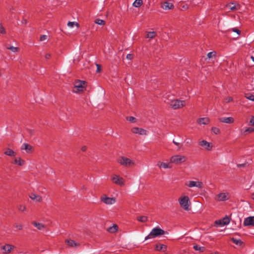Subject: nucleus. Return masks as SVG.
<instances>
[{"label":"nucleus","mask_w":254,"mask_h":254,"mask_svg":"<svg viewBox=\"0 0 254 254\" xmlns=\"http://www.w3.org/2000/svg\"><path fill=\"white\" fill-rule=\"evenodd\" d=\"M165 234V231L160 228L159 227H155L154 228L150 233L145 237V241H146L149 239L154 238L163 235Z\"/></svg>","instance_id":"nucleus-1"},{"label":"nucleus","mask_w":254,"mask_h":254,"mask_svg":"<svg viewBox=\"0 0 254 254\" xmlns=\"http://www.w3.org/2000/svg\"><path fill=\"white\" fill-rule=\"evenodd\" d=\"M86 82L85 81L77 80L74 83L73 91L75 93L82 92L86 88Z\"/></svg>","instance_id":"nucleus-2"},{"label":"nucleus","mask_w":254,"mask_h":254,"mask_svg":"<svg viewBox=\"0 0 254 254\" xmlns=\"http://www.w3.org/2000/svg\"><path fill=\"white\" fill-rule=\"evenodd\" d=\"M167 103L174 110L181 108L186 105L185 101L178 99L172 100L169 102H167Z\"/></svg>","instance_id":"nucleus-3"},{"label":"nucleus","mask_w":254,"mask_h":254,"mask_svg":"<svg viewBox=\"0 0 254 254\" xmlns=\"http://www.w3.org/2000/svg\"><path fill=\"white\" fill-rule=\"evenodd\" d=\"M187 157L185 155H175L170 158V163L176 164H180L186 162Z\"/></svg>","instance_id":"nucleus-4"},{"label":"nucleus","mask_w":254,"mask_h":254,"mask_svg":"<svg viewBox=\"0 0 254 254\" xmlns=\"http://www.w3.org/2000/svg\"><path fill=\"white\" fill-rule=\"evenodd\" d=\"M179 202L181 206L185 210H190V201L189 196H184L179 198Z\"/></svg>","instance_id":"nucleus-5"},{"label":"nucleus","mask_w":254,"mask_h":254,"mask_svg":"<svg viewBox=\"0 0 254 254\" xmlns=\"http://www.w3.org/2000/svg\"><path fill=\"white\" fill-rule=\"evenodd\" d=\"M117 162L125 167H129L134 164L133 162L131 160L124 156L119 157L117 159Z\"/></svg>","instance_id":"nucleus-6"},{"label":"nucleus","mask_w":254,"mask_h":254,"mask_svg":"<svg viewBox=\"0 0 254 254\" xmlns=\"http://www.w3.org/2000/svg\"><path fill=\"white\" fill-rule=\"evenodd\" d=\"M185 185L189 188L196 187L201 189L203 188V184L201 181H189L185 183Z\"/></svg>","instance_id":"nucleus-7"},{"label":"nucleus","mask_w":254,"mask_h":254,"mask_svg":"<svg viewBox=\"0 0 254 254\" xmlns=\"http://www.w3.org/2000/svg\"><path fill=\"white\" fill-rule=\"evenodd\" d=\"M111 180L116 185L123 186L125 185V181L123 178L117 175H113L111 177Z\"/></svg>","instance_id":"nucleus-8"},{"label":"nucleus","mask_w":254,"mask_h":254,"mask_svg":"<svg viewBox=\"0 0 254 254\" xmlns=\"http://www.w3.org/2000/svg\"><path fill=\"white\" fill-rule=\"evenodd\" d=\"M101 200L106 204H113L116 202V198L114 197H109L104 194L101 197Z\"/></svg>","instance_id":"nucleus-9"},{"label":"nucleus","mask_w":254,"mask_h":254,"mask_svg":"<svg viewBox=\"0 0 254 254\" xmlns=\"http://www.w3.org/2000/svg\"><path fill=\"white\" fill-rule=\"evenodd\" d=\"M215 199L218 201H223L229 199V193L228 192L220 193L215 196Z\"/></svg>","instance_id":"nucleus-10"},{"label":"nucleus","mask_w":254,"mask_h":254,"mask_svg":"<svg viewBox=\"0 0 254 254\" xmlns=\"http://www.w3.org/2000/svg\"><path fill=\"white\" fill-rule=\"evenodd\" d=\"M243 225L244 226H254V216H249L244 219Z\"/></svg>","instance_id":"nucleus-11"},{"label":"nucleus","mask_w":254,"mask_h":254,"mask_svg":"<svg viewBox=\"0 0 254 254\" xmlns=\"http://www.w3.org/2000/svg\"><path fill=\"white\" fill-rule=\"evenodd\" d=\"M131 132L134 134L146 135L147 131L142 128L135 127L131 128Z\"/></svg>","instance_id":"nucleus-12"},{"label":"nucleus","mask_w":254,"mask_h":254,"mask_svg":"<svg viewBox=\"0 0 254 254\" xmlns=\"http://www.w3.org/2000/svg\"><path fill=\"white\" fill-rule=\"evenodd\" d=\"M161 7L164 10H170L173 9L174 6L172 3L166 1L161 3Z\"/></svg>","instance_id":"nucleus-13"},{"label":"nucleus","mask_w":254,"mask_h":254,"mask_svg":"<svg viewBox=\"0 0 254 254\" xmlns=\"http://www.w3.org/2000/svg\"><path fill=\"white\" fill-rule=\"evenodd\" d=\"M198 144L200 146L204 147L207 150H210L212 149V146L211 144L205 140H202L198 142Z\"/></svg>","instance_id":"nucleus-14"},{"label":"nucleus","mask_w":254,"mask_h":254,"mask_svg":"<svg viewBox=\"0 0 254 254\" xmlns=\"http://www.w3.org/2000/svg\"><path fill=\"white\" fill-rule=\"evenodd\" d=\"M21 149L26 150V152L28 153H31L33 151V147L30 144L26 143H24L22 145L21 147Z\"/></svg>","instance_id":"nucleus-15"},{"label":"nucleus","mask_w":254,"mask_h":254,"mask_svg":"<svg viewBox=\"0 0 254 254\" xmlns=\"http://www.w3.org/2000/svg\"><path fill=\"white\" fill-rule=\"evenodd\" d=\"M219 120L220 122L227 124H232L234 122V119L232 117H222L219 118Z\"/></svg>","instance_id":"nucleus-16"},{"label":"nucleus","mask_w":254,"mask_h":254,"mask_svg":"<svg viewBox=\"0 0 254 254\" xmlns=\"http://www.w3.org/2000/svg\"><path fill=\"white\" fill-rule=\"evenodd\" d=\"M14 248V247L13 246H11L9 244H6L1 247V249L4 251V254H8L11 251V250Z\"/></svg>","instance_id":"nucleus-17"},{"label":"nucleus","mask_w":254,"mask_h":254,"mask_svg":"<svg viewBox=\"0 0 254 254\" xmlns=\"http://www.w3.org/2000/svg\"><path fill=\"white\" fill-rule=\"evenodd\" d=\"M157 165L160 168L168 169L172 168L169 163H164L159 161L157 163Z\"/></svg>","instance_id":"nucleus-18"},{"label":"nucleus","mask_w":254,"mask_h":254,"mask_svg":"<svg viewBox=\"0 0 254 254\" xmlns=\"http://www.w3.org/2000/svg\"><path fill=\"white\" fill-rule=\"evenodd\" d=\"M210 122V120L208 118H201L197 120V123L199 125H207Z\"/></svg>","instance_id":"nucleus-19"},{"label":"nucleus","mask_w":254,"mask_h":254,"mask_svg":"<svg viewBox=\"0 0 254 254\" xmlns=\"http://www.w3.org/2000/svg\"><path fill=\"white\" fill-rule=\"evenodd\" d=\"M65 243L71 247H77L80 245L79 243H76L72 240H67L65 241Z\"/></svg>","instance_id":"nucleus-20"},{"label":"nucleus","mask_w":254,"mask_h":254,"mask_svg":"<svg viewBox=\"0 0 254 254\" xmlns=\"http://www.w3.org/2000/svg\"><path fill=\"white\" fill-rule=\"evenodd\" d=\"M29 197L31 199L35 200L37 202H40L42 200V197L35 193H31Z\"/></svg>","instance_id":"nucleus-21"},{"label":"nucleus","mask_w":254,"mask_h":254,"mask_svg":"<svg viewBox=\"0 0 254 254\" xmlns=\"http://www.w3.org/2000/svg\"><path fill=\"white\" fill-rule=\"evenodd\" d=\"M155 249L158 251H163L164 252L167 249V246L163 244H157L155 246Z\"/></svg>","instance_id":"nucleus-22"},{"label":"nucleus","mask_w":254,"mask_h":254,"mask_svg":"<svg viewBox=\"0 0 254 254\" xmlns=\"http://www.w3.org/2000/svg\"><path fill=\"white\" fill-rule=\"evenodd\" d=\"M32 224L39 230H42L45 228L44 225L41 223L33 222Z\"/></svg>","instance_id":"nucleus-23"},{"label":"nucleus","mask_w":254,"mask_h":254,"mask_svg":"<svg viewBox=\"0 0 254 254\" xmlns=\"http://www.w3.org/2000/svg\"><path fill=\"white\" fill-rule=\"evenodd\" d=\"M118 228V227L116 224H113V226L107 229V231L111 233H113L117 231Z\"/></svg>","instance_id":"nucleus-24"},{"label":"nucleus","mask_w":254,"mask_h":254,"mask_svg":"<svg viewBox=\"0 0 254 254\" xmlns=\"http://www.w3.org/2000/svg\"><path fill=\"white\" fill-rule=\"evenodd\" d=\"M4 154L9 156H15L16 155V153L10 148H7Z\"/></svg>","instance_id":"nucleus-25"},{"label":"nucleus","mask_w":254,"mask_h":254,"mask_svg":"<svg viewBox=\"0 0 254 254\" xmlns=\"http://www.w3.org/2000/svg\"><path fill=\"white\" fill-rule=\"evenodd\" d=\"M14 161L15 164L20 166H23L25 164V161L21 159L20 158H15Z\"/></svg>","instance_id":"nucleus-26"},{"label":"nucleus","mask_w":254,"mask_h":254,"mask_svg":"<svg viewBox=\"0 0 254 254\" xmlns=\"http://www.w3.org/2000/svg\"><path fill=\"white\" fill-rule=\"evenodd\" d=\"M156 35H157L156 33L154 31L149 32L147 33L146 38H149V39H153L156 37Z\"/></svg>","instance_id":"nucleus-27"},{"label":"nucleus","mask_w":254,"mask_h":254,"mask_svg":"<svg viewBox=\"0 0 254 254\" xmlns=\"http://www.w3.org/2000/svg\"><path fill=\"white\" fill-rule=\"evenodd\" d=\"M6 49L10 50L11 52L13 53H17L19 51V48L18 47H15L12 46H6Z\"/></svg>","instance_id":"nucleus-28"},{"label":"nucleus","mask_w":254,"mask_h":254,"mask_svg":"<svg viewBox=\"0 0 254 254\" xmlns=\"http://www.w3.org/2000/svg\"><path fill=\"white\" fill-rule=\"evenodd\" d=\"M193 249L195 251H200L201 252H203L205 251V248L204 247H200L197 245H195L193 246Z\"/></svg>","instance_id":"nucleus-29"},{"label":"nucleus","mask_w":254,"mask_h":254,"mask_svg":"<svg viewBox=\"0 0 254 254\" xmlns=\"http://www.w3.org/2000/svg\"><path fill=\"white\" fill-rule=\"evenodd\" d=\"M143 3L142 0H135L133 3V6L135 7H140Z\"/></svg>","instance_id":"nucleus-30"},{"label":"nucleus","mask_w":254,"mask_h":254,"mask_svg":"<svg viewBox=\"0 0 254 254\" xmlns=\"http://www.w3.org/2000/svg\"><path fill=\"white\" fill-rule=\"evenodd\" d=\"M231 241L237 245L241 246L242 244V242L240 239H236L234 238H231Z\"/></svg>","instance_id":"nucleus-31"},{"label":"nucleus","mask_w":254,"mask_h":254,"mask_svg":"<svg viewBox=\"0 0 254 254\" xmlns=\"http://www.w3.org/2000/svg\"><path fill=\"white\" fill-rule=\"evenodd\" d=\"M137 220L141 222H145L148 220V218L145 216H141L138 217Z\"/></svg>","instance_id":"nucleus-32"},{"label":"nucleus","mask_w":254,"mask_h":254,"mask_svg":"<svg viewBox=\"0 0 254 254\" xmlns=\"http://www.w3.org/2000/svg\"><path fill=\"white\" fill-rule=\"evenodd\" d=\"M221 221H222V225H226L230 223V219L228 216H226L221 219Z\"/></svg>","instance_id":"nucleus-33"},{"label":"nucleus","mask_w":254,"mask_h":254,"mask_svg":"<svg viewBox=\"0 0 254 254\" xmlns=\"http://www.w3.org/2000/svg\"><path fill=\"white\" fill-rule=\"evenodd\" d=\"M94 22L98 25H104L105 24V21L102 19H96Z\"/></svg>","instance_id":"nucleus-34"},{"label":"nucleus","mask_w":254,"mask_h":254,"mask_svg":"<svg viewBox=\"0 0 254 254\" xmlns=\"http://www.w3.org/2000/svg\"><path fill=\"white\" fill-rule=\"evenodd\" d=\"M228 7L231 10L237 9V6L235 3H230L228 5Z\"/></svg>","instance_id":"nucleus-35"},{"label":"nucleus","mask_w":254,"mask_h":254,"mask_svg":"<svg viewBox=\"0 0 254 254\" xmlns=\"http://www.w3.org/2000/svg\"><path fill=\"white\" fill-rule=\"evenodd\" d=\"M211 130L215 134H218L220 133V130L219 128L216 127H212L211 128Z\"/></svg>","instance_id":"nucleus-36"},{"label":"nucleus","mask_w":254,"mask_h":254,"mask_svg":"<svg viewBox=\"0 0 254 254\" xmlns=\"http://www.w3.org/2000/svg\"><path fill=\"white\" fill-rule=\"evenodd\" d=\"M126 119L130 122V123H135L136 122V119L132 116H129L126 118Z\"/></svg>","instance_id":"nucleus-37"},{"label":"nucleus","mask_w":254,"mask_h":254,"mask_svg":"<svg viewBox=\"0 0 254 254\" xmlns=\"http://www.w3.org/2000/svg\"><path fill=\"white\" fill-rule=\"evenodd\" d=\"M245 97L247 99L254 101V95L251 94H246Z\"/></svg>","instance_id":"nucleus-38"},{"label":"nucleus","mask_w":254,"mask_h":254,"mask_svg":"<svg viewBox=\"0 0 254 254\" xmlns=\"http://www.w3.org/2000/svg\"><path fill=\"white\" fill-rule=\"evenodd\" d=\"M67 25L70 27H73L74 25H76L77 27L79 26V25L77 22L70 21H69L68 22Z\"/></svg>","instance_id":"nucleus-39"},{"label":"nucleus","mask_w":254,"mask_h":254,"mask_svg":"<svg viewBox=\"0 0 254 254\" xmlns=\"http://www.w3.org/2000/svg\"><path fill=\"white\" fill-rule=\"evenodd\" d=\"M15 228H16L18 230H21L23 229V226L22 224L15 223L14 225Z\"/></svg>","instance_id":"nucleus-40"},{"label":"nucleus","mask_w":254,"mask_h":254,"mask_svg":"<svg viewBox=\"0 0 254 254\" xmlns=\"http://www.w3.org/2000/svg\"><path fill=\"white\" fill-rule=\"evenodd\" d=\"M26 206L23 205H19L18 206V209L21 212H24V211L26 210Z\"/></svg>","instance_id":"nucleus-41"},{"label":"nucleus","mask_w":254,"mask_h":254,"mask_svg":"<svg viewBox=\"0 0 254 254\" xmlns=\"http://www.w3.org/2000/svg\"><path fill=\"white\" fill-rule=\"evenodd\" d=\"M215 55H216L215 52H210L207 54V56L209 59H211L212 57H214Z\"/></svg>","instance_id":"nucleus-42"},{"label":"nucleus","mask_w":254,"mask_h":254,"mask_svg":"<svg viewBox=\"0 0 254 254\" xmlns=\"http://www.w3.org/2000/svg\"><path fill=\"white\" fill-rule=\"evenodd\" d=\"M233 101V98L232 97L228 96L225 98L224 102L226 103H229Z\"/></svg>","instance_id":"nucleus-43"},{"label":"nucleus","mask_w":254,"mask_h":254,"mask_svg":"<svg viewBox=\"0 0 254 254\" xmlns=\"http://www.w3.org/2000/svg\"><path fill=\"white\" fill-rule=\"evenodd\" d=\"M254 131V127H248L246 128L245 130V132H249L251 133Z\"/></svg>","instance_id":"nucleus-44"},{"label":"nucleus","mask_w":254,"mask_h":254,"mask_svg":"<svg viewBox=\"0 0 254 254\" xmlns=\"http://www.w3.org/2000/svg\"><path fill=\"white\" fill-rule=\"evenodd\" d=\"M6 33L5 30L3 26L0 24V33L5 34Z\"/></svg>","instance_id":"nucleus-45"},{"label":"nucleus","mask_w":254,"mask_h":254,"mask_svg":"<svg viewBox=\"0 0 254 254\" xmlns=\"http://www.w3.org/2000/svg\"><path fill=\"white\" fill-rule=\"evenodd\" d=\"M173 143L178 147L179 150L181 148L182 145L180 143L176 142L174 139L173 140Z\"/></svg>","instance_id":"nucleus-46"},{"label":"nucleus","mask_w":254,"mask_h":254,"mask_svg":"<svg viewBox=\"0 0 254 254\" xmlns=\"http://www.w3.org/2000/svg\"><path fill=\"white\" fill-rule=\"evenodd\" d=\"M47 39V36L45 35H43L40 36V41H44Z\"/></svg>","instance_id":"nucleus-47"},{"label":"nucleus","mask_w":254,"mask_h":254,"mask_svg":"<svg viewBox=\"0 0 254 254\" xmlns=\"http://www.w3.org/2000/svg\"><path fill=\"white\" fill-rule=\"evenodd\" d=\"M185 141L186 142V143L187 144H189V145H191V142H192V140L190 138H187L185 139Z\"/></svg>","instance_id":"nucleus-48"},{"label":"nucleus","mask_w":254,"mask_h":254,"mask_svg":"<svg viewBox=\"0 0 254 254\" xmlns=\"http://www.w3.org/2000/svg\"><path fill=\"white\" fill-rule=\"evenodd\" d=\"M96 65H97L96 72L97 73H99L101 70V65L100 64H97Z\"/></svg>","instance_id":"nucleus-49"},{"label":"nucleus","mask_w":254,"mask_h":254,"mask_svg":"<svg viewBox=\"0 0 254 254\" xmlns=\"http://www.w3.org/2000/svg\"><path fill=\"white\" fill-rule=\"evenodd\" d=\"M215 224H218L221 226H224L223 225H222V221H221V219L216 221Z\"/></svg>","instance_id":"nucleus-50"},{"label":"nucleus","mask_w":254,"mask_h":254,"mask_svg":"<svg viewBox=\"0 0 254 254\" xmlns=\"http://www.w3.org/2000/svg\"><path fill=\"white\" fill-rule=\"evenodd\" d=\"M191 3H193L194 4H198L199 3V0H191Z\"/></svg>","instance_id":"nucleus-51"},{"label":"nucleus","mask_w":254,"mask_h":254,"mask_svg":"<svg viewBox=\"0 0 254 254\" xmlns=\"http://www.w3.org/2000/svg\"><path fill=\"white\" fill-rule=\"evenodd\" d=\"M233 31L237 33L239 35L241 33V31L238 29L233 28Z\"/></svg>","instance_id":"nucleus-52"},{"label":"nucleus","mask_w":254,"mask_h":254,"mask_svg":"<svg viewBox=\"0 0 254 254\" xmlns=\"http://www.w3.org/2000/svg\"><path fill=\"white\" fill-rule=\"evenodd\" d=\"M45 57L47 60H48L51 57V54L50 53H47L45 55Z\"/></svg>","instance_id":"nucleus-53"},{"label":"nucleus","mask_w":254,"mask_h":254,"mask_svg":"<svg viewBox=\"0 0 254 254\" xmlns=\"http://www.w3.org/2000/svg\"><path fill=\"white\" fill-rule=\"evenodd\" d=\"M133 58V56L131 54H127V59L128 60H131Z\"/></svg>","instance_id":"nucleus-54"},{"label":"nucleus","mask_w":254,"mask_h":254,"mask_svg":"<svg viewBox=\"0 0 254 254\" xmlns=\"http://www.w3.org/2000/svg\"><path fill=\"white\" fill-rule=\"evenodd\" d=\"M245 165H246L245 163H244V164H237V167H239V168L244 167L245 166Z\"/></svg>","instance_id":"nucleus-55"},{"label":"nucleus","mask_w":254,"mask_h":254,"mask_svg":"<svg viewBox=\"0 0 254 254\" xmlns=\"http://www.w3.org/2000/svg\"><path fill=\"white\" fill-rule=\"evenodd\" d=\"M86 149H87V147L86 146H83L82 148H81V150L82 151H85L86 150Z\"/></svg>","instance_id":"nucleus-56"},{"label":"nucleus","mask_w":254,"mask_h":254,"mask_svg":"<svg viewBox=\"0 0 254 254\" xmlns=\"http://www.w3.org/2000/svg\"><path fill=\"white\" fill-rule=\"evenodd\" d=\"M22 23L23 24H26V23H27V20H26V19H23V20H22Z\"/></svg>","instance_id":"nucleus-57"},{"label":"nucleus","mask_w":254,"mask_h":254,"mask_svg":"<svg viewBox=\"0 0 254 254\" xmlns=\"http://www.w3.org/2000/svg\"><path fill=\"white\" fill-rule=\"evenodd\" d=\"M251 59H252V60L254 62V57L252 56V57H251Z\"/></svg>","instance_id":"nucleus-58"},{"label":"nucleus","mask_w":254,"mask_h":254,"mask_svg":"<svg viewBox=\"0 0 254 254\" xmlns=\"http://www.w3.org/2000/svg\"><path fill=\"white\" fill-rule=\"evenodd\" d=\"M253 198L254 199V194L253 195Z\"/></svg>","instance_id":"nucleus-59"}]
</instances>
